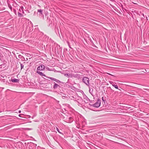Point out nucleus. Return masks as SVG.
I'll use <instances>...</instances> for the list:
<instances>
[{"label":"nucleus","instance_id":"obj_22","mask_svg":"<svg viewBox=\"0 0 149 149\" xmlns=\"http://www.w3.org/2000/svg\"><path fill=\"white\" fill-rule=\"evenodd\" d=\"M110 84L112 85L113 86V85H114L115 84V83H114V82H113L112 81H110Z\"/></svg>","mask_w":149,"mask_h":149},{"label":"nucleus","instance_id":"obj_35","mask_svg":"<svg viewBox=\"0 0 149 149\" xmlns=\"http://www.w3.org/2000/svg\"><path fill=\"white\" fill-rule=\"evenodd\" d=\"M146 19H147V20H148V19H147V17L146 18Z\"/></svg>","mask_w":149,"mask_h":149},{"label":"nucleus","instance_id":"obj_6","mask_svg":"<svg viewBox=\"0 0 149 149\" xmlns=\"http://www.w3.org/2000/svg\"><path fill=\"white\" fill-rule=\"evenodd\" d=\"M28 25L27 26L26 29H28L30 32L31 31L33 30V25L31 22L28 23Z\"/></svg>","mask_w":149,"mask_h":149},{"label":"nucleus","instance_id":"obj_28","mask_svg":"<svg viewBox=\"0 0 149 149\" xmlns=\"http://www.w3.org/2000/svg\"><path fill=\"white\" fill-rule=\"evenodd\" d=\"M5 79H4V80H1V81H2H2H3V82H5Z\"/></svg>","mask_w":149,"mask_h":149},{"label":"nucleus","instance_id":"obj_9","mask_svg":"<svg viewBox=\"0 0 149 149\" xmlns=\"http://www.w3.org/2000/svg\"><path fill=\"white\" fill-rule=\"evenodd\" d=\"M74 77L75 78H77L78 79L80 78V74H71V77Z\"/></svg>","mask_w":149,"mask_h":149},{"label":"nucleus","instance_id":"obj_24","mask_svg":"<svg viewBox=\"0 0 149 149\" xmlns=\"http://www.w3.org/2000/svg\"><path fill=\"white\" fill-rule=\"evenodd\" d=\"M56 129L57 131L60 133H61V132L59 131V130L58 129V128L57 127H56Z\"/></svg>","mask_w":149,"mask_h":149},{"label":"nucleus","instance_id":"obj_16","mask_svg":"<svg viewBox=\"0 0 149 149\" xmlns=\"http://www.w3.org/2000/svg\"><path fill=\"white\" fill-rule=\"evenodd\" d=\"M45 68H46V69L48 71H53L54 70V68L50 69L47 66L45 67Z\"/></svg>","mask_w":149,"mask_h":149},{"label":"nucleus","instance_id":"obj_8","mask_svg":"<svg viewBox=\"0 0 149 149\" xmlns=\"http://www.w3.org/2000/svg\"><path fill=\"white\" fill-rule=\"evenodd\" d=\"M6 62L4 61L3 63L1 64V68L2 69V70H3L6 69Z\"/></svg>","mask_w":149,"mask_h":149},{"label":"nucleus","instance_id":"obj_14","mask_svg":"<svg viewBox=\"0 0 149 149\" xmlns=\"http://www.w3.org/2000/svg\"><path fill=\"white\" fill-rule=\"evenodd\" d=\"M38 12L39 13V15H42V10L41 9H38Z\"/></svg>","mask_w":149,"mask_h":149},{"label":"nucleus","instance_id":"obj_31","mask_svg":"<svg viewBox=\"0 0 149 149\" xmlns=\"http://www.w3.org/2000/svg\"><path fill=\"white\" fill-rule=\"evenodd\" d=\"M89 101L90 102H91V103H92V102H93V101H91V100H90V101Z\"/></svg>","mask_w":149,"mask_h":149},{"label":"nucleus","instance_id":"obj_11","mask_svg":"<svg viewBox=\"0 0 149 149\" xmlns=\"http://www.w3.org/2000/svg\"><path fill=\"white\" fill-rule=\"evenodd\" d=\"M10 81H11L13 82L18 83L19 81V79H16L11 78Z\"/></svg>","mask_w":149,"mask_h":149},{"label":"nucleus","instance_id":"obj_10","mask_svg":"<svg viewBox=\"0 0 149 149\" xmlns=\"http://www.w3.org/2000/svg\"><path fill=\"white\" fill-rule=\"evenodd\" d=\"M54 85L53 86V88L54 89H56L58 88H60L61 86L58 84L54 82Z\"/></svg>","mask_w":149,"mask_h":149},{"label":"nucleus","instance_id":"obj_2","mask_svg":"<svg viewBox=\"0 0 149 149\" xmlns=\"http://www.w3.org/2000/svg\"><path fill=\"white\" fill-rule=\"evenodd\" d=\"M24 8L22 6L19 7L18 8V11L17 13V15L19 17H24L23 15L24 13Z\"/></svg>","mask_w":149,"mask_h":149},{"label":"nucleus","instance_id":"obj_29","mask_svg":"<svg viewBox=\"0 0 149 149\" xmlns=\"http://www.w3.org/2000/svg\"><path fill=\"white\" fill-rule=\"evenodd\" d=\"M21 114H19V117H22V116H21Z\"/></svg>","mask_w":149,"mask_h":149},{"label":"nucleus","instance_id":"obj_19","mask_svg":"<svg viewBox=\"0 0 149 149\" xmlns=\"http://www.w3.org/2000/svg\"><path fill=\"white\" fill-rule=\"evenodd\" d=\"M113 86L116 89H118V86L116 84V83H115V84L114 85H113Z\"/></svg>","mask_w":149,"mask_h":149},{"label":"nucleus","instance_id":"obj_1","mask_svg":"<svg viewBox=\"0 0 149 149\" xmlns=\"http://www.w3.org/2000/svg\"><path fill=\"white\" fill-rule=\"evenodd\" d=\"M36 73L38 74L40 76H43L46 77L47 78H48L52 80H53L55 81L56 82L58 83H61L63 84H64V83L54 78L51 77H48L46 76V75L43 74L42 72L38 70H36Z\"/></svg>","mask_w":149,"mask_h":149},{"label":"nucleus","instance_id":"obj_5","mask_svg":"<svg viewBox=\"0 0 149 149\" xmlns=\"http://www.w3.org/2000/svg\"><path fill=\"white\" fill-rule=\"evenodd\" d=\"M14 2L13 0H7V3L8 6L9 8L10 9L11 11H12V8L11 6V4L13 3Z\"/></svg>","mask_w":149,"mask_h":149},{"label":"nucleus","instance_id":"obj_32","mask_svg":"<svg viewBox=\"0 0 149 149\" xmlns=\"http://www.w3.org/2000/svg\"><path fill=\"white\" fill-rule=\"evenodd\" d=\"M21 112V111H20V110L19 111V113H20Z\"/></svg>","mask_w":149,"mask_h":149},{"label":"nucleus","instance_id":"obj_17","mask_svg":"<svg viewBox=\"0 0 149 149\" xmlns=\"http://www.w3.org/2000/svg\"><path fill=\"white\" fill-rule=\"evenodd\" d=\"M121 93V92L119 93L118 91H115L114 93V94L116 96H118L119 93Z\"/></svg>","mask_w":149,"mask_h":149},{"label":"nucleus","instance_id":"obj_23","mask_svg":"<svg viewBox=\"0 0 149 149\" xmlns=\"http://www.w3.org/2000/svg\"><path fill=\"white\" fill-rule=\"evenodd\" d=\"M18 57L20 58H23V56L21 55H19L18 56Z\"/></svg>","mask_w":149,"mask_h":149},{"label":"nucleus","instance_id":"obj_3","mask_svg":"<svg viewBox=\"0 0 149 149\" xmlns=\"http://www.w3.org/2000/svg\"><path fill=\"white\" fill-rule=\"evenodd\" d=\"M101 104V100L100 99H98L96 102L94 104H89L91 106L93 107L98 108L99 107Z\"/></svg>","mask_w":149,"mask_h":149},{"label":"nucleus","instance_id":"obj_7","mask_svg":"<svg viewBox=\"0 0 149 149\" xmlns=\"http://www.w3.org/2000/svg\"><path fill=\"white\" fill-rule=\"evenodd\" d=\"M45 66L44 65L42 64L38 67L36 70H44L45 69Z\"/></svg>","mask_w":149,"mask_h":149},{"label":"nucleus","instance_id":"obj_26","mask_svg":"<svg viewBox=\"0 0 149 149\" xmlns=\"http://www.w3.org/2000/svg\"><path fill=\"white\" fill-rule=\"evenodd\" d=\"M68 43V46H69V47L70 48H71V47H70V43H69L68 42V43Z\"/></svg>","mask_w":149,"mask_h":149},{"label":"nucleus","instance_id":"obj_4","mask_svg":"<svg viewBox=\"0 0 149 149\" xmlns=\"http://www.w3.org/2000/svg\"><path fill=\"white\" fill-rule=\"evenodd\" d=\"M83 82L88 86H89V79L87 77H84L82 79Z\"/></svg>","mask_w":149,"mask_h":149},{"label":"nucleus","instance_id":"obj_25","mask_svg":"<svg viewBox=\"0 0 149 149\" xmlns=\"http://www.w3.org/2000/svg\"><path fill=\"white\" fill-rule=\"evenodd\" d=\"M102 100L104 102H105V100L104 99V97H102Z\"/></svg>","mask_w":149,"mask_h":149},{"label":"nucleus","instance_id":"obj_18","mask_svg":"<svg viewBox=\"0 0 149 149\" xmlns=\"http://www.w3.org/2000/svg\"><path fill=\"white\" fill-rule=\"evenodd\" d=\"M65 76L68 77H71V74L69 73H67L65 74Z\"/></svg>","mask_w":149,"mask_h":149},{"label":"nucleus","instance_id":"obj_12","mask_svg":"<svg viewBox=\"0 0 149 149\" xmlns=\"http://www.w3.org/2000/svg\"><path fill=\"white\" fill-rule=\"evenodd\" d=\"M11 5L14 7L15 8H17V9L18 10V8H19V5L16 3L14 1V2L12 4H11Z\"/></svg>","mask_w":149,"mask_h":149},{"label":"nucleus","instance_id":"obj_21","mask_svg":"<svg viewBox=\"0 0 149 149\" xmlns=\"http://www.w3.org/2000/svg\"><path fill=\"white\" fill-rule=\"evenodd\" d=\"M19 63L21 65V69L22 70V69L23 68L24 65L22 63Z\"/></svg>","mask_w":149,"mask_h":149},{"label":"nucleus","instance_id":"obj_33","mask_svg":"<svg viewBox=\"0 0 149 149\" xmlns=\"http://www.w3.org/2000/svg\"><path fill=\"white\" fill-rule=\"evenodd\" d=\"M31 130V129H28V130Z\"/></svg>","mask_w":149,"mask_h":149},{"label":"nucleus","instance_id":"obj_30","mask_svg":"<svg viewBox=\"0 0 149 149\" xmlns=\"http://www.w3.org/2000/svg\"><path fill=\"white\" fill-rule=\"evenodd\" d=\"M3 10H4L5 9V8L4 7H3Z\"/></svg>","mask_w":149,"mask_h":149},{"label":"nucleus","instance_id":"obj_13","mask_svg":"<svg viewBox=\"0 0 149 149\" xmlns=\"http://www.w3.org/2000/svg\"><path fill=\"white\" fill-rule=\"evenodd\" d=\"M89 92L91 95L93 96V89L92 88H89Z\"/></svg>","mask_w":149,"mask_h":149},{"label":"nucleus","instance_id":"obj_15","mask_svg":"<svg viewBox=\"0 0 149 149\" xmlns=\"http://www.w3.org/2000/svg\"><path fill=\"white\" fill-rule=\"evenodd\" d=\"M84 99H85L86 102L85 101V102L86 103H87L88 101H90V100L86 96H85L84 98Z\"/></svg>","mask_w":149,"mask_h":149},{"label":"nucleus","instance_id":"obj_20","mask_svg":"<svg viewBox=\"0 0 149 149\" xmlns=\"http://www.w3.org/2000/svg\"><path fill=\"white\" fill-rule=\"evenodd\" d=\"M13 11L14 13L15 14V15H17V13L16 10L15 8H13Z\"/></svg>","mask_w":149,"mask_h":149},{"label":"nucleus","instance_id":"obj_34","mask_svg":"<svg viewBox=\"0 0 149 149\" xmlns=\"http://www.w3.org/2000/svg\"><path fill=\"white\" fill-rule=\"evenodd\" d=\"M118 89V90H119L121 91V89Z\"/></svg>","mask_w":149,"mask_h":149},{"label":"nucleus","instance_id":"obj_27","mask_svg":"<svg viewBox=\"0 0 149 149\" xmlns=\"http://www.w3.org/2000/svg\"><path fill=\"white\" fill-rule=\"evenodd\" d=\"M78 104L79 106H81V105H81V104H80V103H79V102H78V104Z\"/></svg>","mask_w":149,"mask_h":149}]
</instances>
